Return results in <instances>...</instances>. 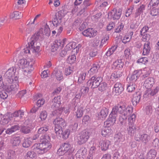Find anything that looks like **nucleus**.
Wrapping results in <instances>:
<instances>
[{
    "mask_svg": "<svg viewBox=\"0 0 159 159\" xmlns=\"http://www.w3.org/2000/svg\"><path fill=\"white\" fill-rule=\"evenodd\" d=\"M34 61L29 62L25 59L20 60L18 62L19 67L23 69V74L27 77L30 76L31 72L33 70V65Z\"/></svg>",
    "mask_w": 159,
    "mask_h": 159,
    "instance_id": "f257e3e1",
    "label": "nucleus"
},
{
    "mask_svg": "<svg viewBox=\"0 0 159 159\" xmlns=\"http://www.w3.org/2000/svg\"><path fill=\"white\" fill-rule=\"evenodd\" d=\"M133 111V107L127 106L126 107L124 105L118 104L112 109V114L115 115L116 117L117 116V112L121 115H127Z\"/></svg>",
    "mask_w": 159,
    "mask_h": 159,
    "instance_id": "f03ea898",
    "label": "nucleus"
},
{
    "mask_svg": "<svg viewBox=\"0 0 159 159\" xmlns=\"http://www.w3.org/2000/svg\"><path fill=\"white\" fill-rule=\"evenodd\" d=\"M53 124L55 125L54 131L56 135H60L62 132V129L66 125L64 119L59 117H57L54 120Z\"/></svg>",
    "mask_w": 159,
    "mask_h": 159,
    "instance_id": "7ed1b4c3",
    "label": "nucleus"
},
{
    "mask_svg": "<svg viewBox=\"0 0 159 159\" xmlns=\"http://www.w3.org/2000/svg\"><path fill=\"white\" fill-rule=\"evenodd\" d=\"M102 80V78L101 76L95 75L87 82V84L88 86H91L92 89H96L98 87Z\"/></svg>",
    "mask_w": 159,
    "mask_h": 159,
    "instance_id": "20e7f679",
    "label": "nucleus"
},
{
    "mask_svg": "<svg viewBox=\"0 0 159 159\" xmlns=\"http://www.w3.org/2000/svg\"><path fill=\"white\" fill-rule=\"evenodd\" d=\"M32 41L28 43V46L25 48H24V52L26 53H30V51L32 53H39L40 52V44H34V42Z\"/></svg>",
    "mask_w": 159,
    "mask_h": 159,
    "instance_id": "39448f33",
    "label": "nucleus"
},
{
    "mask_svg": "<svg viewBox=\"0 0 159 159\" xmlns=\"http://www.w3.org/2000/svg\"><path fill=\"white\" fill-rule=\"evenodd\" d=\"M89 134L90 133L86 129L82 131L80 134V136L77 137L78 144L82 145L85 143L89 138Z\"/></svg>",
    "mask_w": 159,
    "mask_h": 159,
    "instance_id": "423d86ee",
    "label": "nucleus"
},
{
    "mask_svg": "<svg viewBox=\"0 0 159 159\" xmlns=\"http://www.w3.org/2000/svg\"><path fill=\"white\" fill-rule=\"evenodd\" d=\"M70 148L71 146L69 143H64L61 144L60 148L57 150V153L61 156L64 155L67 152L70 153L72 152Z\"/></svg>",
    "mask_w": 159,
    "mask_h": 159,
    "instance_id": "0eeeda50",
    "label": "nucleus"
},
{
    "mask_svg": "<svg viewBox=\"0 0 159 159\" xmlns=\"http://www.w3.org/2000/svg\"><path fill=\"white\" fill-rule=\"evenodd\" d=\"M122 10L119 8L117 9L116 8H114L111 11L108 12V18L114 20H119L121 14Z\"/></svg>",
    "mask_w": 159,
    "mask_h": 159,
    "instance_id": "6e6552de",
    "label": "nucleus"
},
{
    "mask_svg": "<svg viewBox=\"0 0 159 159\" xmlns=\"http://www.w3.org/2000/svg\"><path fill=\"white\" fill-rule=\"evenodd\" d=\"M44 35L43 29L41 28L40 29L39 31L36 32L35 34L32 35L30 39V42H34V44H38L39 43H37V41L40 38L42 39L43 37V36Z\"/></svg>",
    "mask_w": 159,
    "mask_h": 159,
    "instance_id": "1a4fd4ad",
    "label": "nucleus"
},
{
    "mask_svg": "<svg viewBox=\"0 0 159 159\" xmlns=\"http://www.w3.org/2000/svg\"><path fill=\"white\" fill-rule=\"evenodd\" d=\"M74 111L75 113V115L77 118L81 117L83 114L84 108L82 106H80V103H75L73 106Z\"/></svg>",
    "mask_w": 159,
    "mask_h": 159,
    "instance_id": "9d476101",
    "label": "nucleus"
},
{
    "mask_svg": "<svg viewBox=\"0 0 159 159\" xmlns=\"http://www.w3.org/2000/svg\"><path fill=\"white\" fill-rule=\"evenodd\" d=\"M19 87L18 84L16 82H14L4 89L8 93L11 92L14 93L17 91Z\"/></svg>",
    "mask_w": 159,
    "mask_h": 159,
    "instance_id": "9b49d317",
    "label": "nucleus"
},
{
    "mask_svg": "<svg viewBox=\"0 0 159 159\" xmlns=\"http://www.w3.org/2000/svg\"><path fill=\"white\" fill-rule=\"evenodd\" d=\"M16 69L13 67L10 68L4 74L3 79H13V76H14Z\"/></svg>",
    "mask_w": 159,
    "mask_h": 159,
    "instance_id": "f8f14e48",
    "label": "nucleus"
},
{
    "mask_svg": "<svg viewBox=\"0 0 159 159\" xmlns=\"http://www.w3.org/2000/svg\"><path fill=\"white\" fill-rule=\"evenodd\" d=\"M149 136L147 134H136L135 136V139L137 141H141L145 144H146L148 141Z\"/></svg>",
    "mask_w": 159,
    "mask_h": 159,
    "instance_id": "ddd939ff",
    "label": "nucleus"
},
{
    "mask_svg": "<svg viewBox=\"0 0 159 159\" xmlns=\"http://www.w3.org/2000/svg\"><path fill=\"white\" fill-rule=\"evenodd\" d=\"M116 117L115 115L112 114V112H111L108 119L104 122V124L105 127H110L111 125H112L116 121Z\"/></svg>",
    "mask_w": 159,
    "mask_h": 159,
    "instance_id": "4468645a",
    "label": "nucleus"
},
{
    "mask_svg": "<svg viewBox=\"0 0 159 159\" xmlns=\"http://www.w3.org/2000/svg\"><path fill=\"white\" fill-rule=\"evenodd\" d=\"M97 31L92 28H89L84 30L82 34L85 36L89 38L93 37L97 35Z\"/></svg>",
    "mask_w": 159,
    "mask_h": 159,
    "instance_id": "2eb2a0df",
    "label": "nucleus"
},
{
    "mask_svg": "<svg viewBox=\"0 0 159 159\" xmlns=\"http://www.w3.org/2000/svg\"><path fill=\"white\" fill-rule=\"evenodd\" d=\"M61 13V11H59L56 14L54 20L52 21L54 26H57L61 22L62 16Z\"/></svg>",
    "mask_w": 159,
    "mask_h": 159,
    "instance_id": "dca6fc26",
    "label": "nucleus"
},
{
    "mask_svg": "<svg viewBox=\"0 0 159 159\" xmlns=\"http://www.w3.org/2000/svg\"><path fill=\"white\" fill-rule=\"evenodd\" d=\"M63 46V42L60 39L56 40L52 44L51 46V51L54 52L57 51L59 47H62Z\"/></svg>",
    "mask_w": 159,
    "mask_h": 159,
    "instance_id": "f3484780",
    "label": "nucleus"
},
{
    "mask_svg": "<svg viewBox=\"0 0 159 159\" xmlns=\"http://www.w3.org/2000/svg\"><path fill=\"white\" fill-rule=\"evenodd\" d=\"M1 116H2L1 118V124L3 125L7 124L11 120V118L12 117V115L10 113H7L4 115L1 114Z\"/></svg>",
    "mask_w": 159,
    "mask_h": 159,
    "instance_id": "a211bd4d",
    "label": "nucleus"
},
{
    "mask_svg": "<svg viewBox=\"0 0 159 159\" xmlns=\"http://www.w3.org/2000/svg\"><path fill=\"white\" fill-rule=\"evenodd\" d=\"M34 127V124L30 123L28 124L26 126H23L21 127L20 129V131L21 133L24 134L29 133L31 131V129H33Z\"/></svg>",
    "mask_w": 159,
    "mask_h": 159,
    "instance_id": "6ab92c4d",
    "label": "nucleus"
},
{
    "mask_svg": "<svg viewBox=\"0 0 159 159\" xmlns=\"http://www.w3.org/2000/svg\"><path fill=\"white\" fill-rule=\"evenodd\" d=\"M141 74L142 71L141 70L134 71L130 77L129 78L130 82H131L133 83H134L140 76Z\"/></svg>",
    "mask_w": 159,
    "mask_h": 159,
    "instance_id": "aec40b11",
    "label": "nucleus"
},
{
    "mask_svg": "<svg viewBox=\"0 0 159 159\" xmlns=\"http://www.w3.org/2000/svg\"><path fill=\"white\" fill-rule=\"evenodd\" d=\"M61 97L60 96H57V97H55L52 99L51 102V108L54 109V108H58L60 106L61 103Z\"/></svg>",
    "mask_w": 159,
    "mask_h": 159,
    "instance_id": "412c9836",
    "label": "nucleus"
},
{
    "mask_svg": "<svg viewBox=\"0 0 159 159\" xmlns=\"http://www.w3.org/2000/svg\"><path fill=\"white\" fill-rule=\"evenodd\" d=\"M141 97V95L139 92H138L134 93L132 100L133 104L134 106H136L139 102Z\"/></svg>",
    "mask_w": 159,
    "mask_h": 159,
    "instance_id": "4be33fe9",
    "label": "nucleus"
},
{
    "mask_svg": "<svg viewBox=\"0 0 159 159\" xmlns=\"http://www.w3.org/2000/svg\"><path fill=\"white\" fill-rule=\"evenodd\" d=\"M154 83V79L152 77H148L145 81L144 85L147 89H149Z\"/></svg>",
    "mask_w": 159,
    "mask_h": 159,
    "instance_id": "5701e85b",
    "label": "nucleus"
},
{
    "mask_svg": "<svg viewBox=\"0 0 159 159\" xmlns=\"http://www.w3.org/2000/svg\"><path fill=\"white\" fill-rule=\"evenodd\" d=\"M110 144V142L109 140H105L101 141L100 142V145L102 150V151L107 150Z\"/></svg>",
    "mask_w": 159,
    "mask_h": 159,
    "instance_id": "b1692460",
    "label": "nucleus"
},
{
    "mask_svg": "<svg viewBox=\"0 0 159 159\" xmlns=\"http://www.w3.org/2000/svg\"><path fill=\"white\" fill-rule=\"evenodd\" d=\"M20 142V138L19 136L14 137L11 140V143L13 148L19 146Z\"/></svg>",
    "mask_w": 159,
    "mask_h": 159,
    "instance_id": "393cba45",
    "label": "nucleus"
},
{
    "mask_svg": "<svg viewBox=\"0 0 159 159\" xmlns=\"http://www.w3.org/2000/svg\"><path fill=\"white\" fill-rule=\"evenodd\" d=\"M133 33V31H129L127 32L124 37L122 40V42L125 44L127 42H129L132 38Z\"/></svg>",
    "mask_w": 159,
    "mask_h": 159,
    "instance_id": "a878e982",
    "label": "nucleus"
},
{
    "mask_svg": "<svg viewBox=\"0 0 159 159\" xmlns=\"http://www.w3.org/2000/svg\"><path fill=\"white\" fill-rule=\"evenodd\" d=\"M122 72L120 70H117L111 74V78L117 80L122 75Z\"/></svg>",
    "mask_w": 159,
    "mask_h": 159,
    "instance_id": "bb28decb",
    "label": "nucleus"
},
{
    "mask_svg": "<svg viewBox=\"0 0 159 159\" xmlns=\"http://www.w3.org/2000/svg\"><path fill=\"white\" fill-rule=\"evenodd\" d=\"M129 128H127L129 134L131 136L134 135L137 131V128L135 125L132 124L129 125Z\"/></svg>",
    "mask_w": 159,
    "mask_h": 159,
    "instance_id": "cd10ccee",
    "label": "nucleus"
},
{
    "mask_svg": "<svg viewBox=\"0 0 159 159\" xmlns=\"http://www.w3.org/2000/svg\"><path fill=\"white\" fill-rule=\"evenodd\" d=\"M150 43H145L144 45L143 49V55H147L149 54L150 50Z\"/></svg>",
    "mask_w": 159,
    "mask_h": 159,
    "instance_id": "c85d7f7f",
    "label": "nucleus"
},
{
    "mask_svg": "<svg viewBox=\"0 0 159 159\" xmlns=\"http://www.w3.org/2000/svg\"><path fill=\"white\" fill-rule=\"evenodd\" d=\"M114 88L116 93L118 94L120 93L124 90L122 84L118 82L115 84Z\"/></svg>",
    "mask_w": 159,
    "mask_h": 159,
    "instance_id": "c756f323",
    "label": "nucleus"
},
{
    "mask_svg": "<svg viewBox=\"0 0 159 159\" xmlns=\"http://www.w3.org/2000/svg\"><path fill=\"white\" fill-rule=\"evenodd\" d=\"M19 128L20 127L18 125H14L11 126L10 128L7 129L5 131V133L7 134H11L12 133L18 130Z\"/></svg>",
    "mask_w": 159,
    "mask_h": 159,
    "instance_id": "7c9ffc66",
    "label": "nucleus"
},
{
    "mask_svg": "<svg viewBox=\"0 0 159 159\" xmlns=\"http://www.w3.org/2000/svg\"><path fill=\"white\" fill-rule=\"evenodd\" d=\"M145 10V6L144 5L142 4L139 6L135 13V17L137 18L139 16L141 13L143 12Z\"/></svg>",
    "mask_w": 159,
    "mask_h": 159,
    "instance_id": "2f4dec72",
    "label": "nucleus"
},
{
    "mask_svg": "<svg viewBox=\"0 0 159 159\" xmlns=\"http://www.w3.org/2000/svg\"><path fill=\"white\" fill-rule=\"evenodd\" d=\"M108 114V109L106 107L103 108L100 112L98 116L100 117L105 119Z\"/></svg>",
    "mask_w": 159,
    "mask_h": 159,
    "instance_id": "473e14b6",
    "label": "nucleus"
},
{
    "mask_svg": "<svg viewBox=\"0 0 159 159\" xmlns=\"http://www.w3.org/2000/svg\"><path fill=\"white\" fill-rule=\"evenodd\" d=\"M113 132L110 127H105L102 129L101 131L102 135L105 136L108 134H110Z\"/></svg>",
    "mask_w": 159,
    "mask_h": 159,
    "instance_id": "72a5a7b5",
    "label": "nucleus"
},
{
    "mask_svg": "<svg viewBox=\"0 0 159 159\" xmlns=\"http://www.w3.org/2000/svg\"><path fill=\"white\" fill-rule=\"evenodd\" d=\"M50 139L49 136L47 135H42L40 137V143H50Z\"/></svg>",
    "mask_w": 159,
    "mask_h": 159,
    "instance_id": "f704fd0d",
    "label": "nucleus"
},
{
    "mask_svg": "<svg viewBox=\"0 0 159 159\" xmlns=\"http://www.w3.org/2000/svg\"><path fill=\"white\" fill-rule=\"evenodd\" d=\"M113 66L117 69H121L123 67L124 63L122 62L121 60H117L113 63Z\"/></svg>",
    "mask_w": 159,
    "mask_h": 159,
    "instance_id": "c9c22d12",
    "label": "nucleus"
},
{
    "mask_svg": "<svg viewBox=\"0 0 159 159\" xmlns=\"http://www.w3.org/2000/svg\"><path fill=\"white\" fill-rule=\"evenodd\" d=\"M23 16L21 12L18 11H15L11 14L10 17L11 19H19Z\"/></svg>",
    "mask_w": 159,
    "mask_h": 159,
    "instance_id": "e433bc0d",
    "label": "nucleus"
},
{
    "mask_svg": "<svg viewBox=\"0 0 159 159\" xmlns=\"http://www.w3.org/2000/svg\"><path fill=\"white\" fill-rule=\"evenodd\" d=\"M157 154L156 151L153 149H151L148 153L147 157L149 159H154Z\"/></svg>",
    "mask_w": 159,
    "mask_h": 159,
    "instance_id": "4c0bfd02",
    "label": "nucleus"
},
{
    "mask_svg": "<svg viewBox=\"0 0 159 159\" xmlns=\"http://www.w3.org/2000/svg\"><path fill=\"white\" fill-rule=\"evenodd\" d=\"M53 109L54 110L52 112V115L54 116H57V117H59L58 116L61 115L63 111V110L61 108L55 107Z\"/></svg>",
    "mask_w": 159,
    "mask_h": 159,
    "instance_id": "58836bf2",
    "label": "nucleus"
},
{
    "mask_svg": "<svg viewBox=\"0 0 159 159\" xmlns=\"http://www.w3.org/2000/svg\"><path fill=\"white\" fill-rule=\"evenodd\" d=\"M41 145L42 146V150L43 151V153L47 152L49 150L51 147V144L50 143H41Z\"/></svg>",
    "mask_w": 159,
    "mask_h": 159,
    "instance_id": "ea45409f",
    "label": "nucleus"
},
{
    "mask_svg": "<svg viewBox=\"0 0 159 159\" xmlns=\"http://www.w3.org/2000/svg\"><path fill=\"white\" fill-rule=\"evenodd\" d=\"M7 159H16L15 152L11 149L8 150Z\"/></svg>",
    "mask_w": 159,
    "mask_h": 159,
    "instance_id": "a19ab883",
    "label": "nucleus"
},
{
    "mask_svg": "<svg viewBox=\"0 0 159 159\" xmlns=\"http://www.w3.org/2000/svg\"><path fill=\"white\" fill-rule=\"evenodd\" d=\"M99 66L98 64H94L92 66L90 70L89 71L88 73L90 74H94L97 72Z\"/></svg>",
    "mask_w": 159,
    "mask_h": 159,
    "instance_id": "79ce46f5",
    "label": "nucleus"
},
{
    "mask_svg": "<svg viewBox=\"0 0 159 159\" xmlns=\"http://www.w3.org/2000/svg\"><path fill=\"white\" fill-rule=\"evenodd\" d=\"M32 148L34 151L37 153H40L39 152L43 151L42 147L41 145V143H35L32 147Z\"/></svg>",
    "mask_w": 159,
    "mask_h": 159,
    "instance_id": "37998d69",
    "label": "nucleus"
},
{
    "mask_svg": "<svg viewBox=\"0 0 159 159\" xmlns=\"http://www.w3.org/2000/svg\"><path fill=\"white\" fill-rule=\"evenodd\" d=\"M117 48V46L116 45L112 46L111 48H110L106 52L105 55L107 57L110 56L115 52Z\"/></svg>",
    "mask_w": 159,
    "mask_h": 159,
    "instance_id": "c03bdc74",
    "label": "nucleus"
},
{
    "mask_svg": "<svg viewBox=\"0 0 159 159\" xmlns=\"http://www.w3.org/2000/svg\"><path fill=\"white\" fill-rule=\"evenodd\" d=\"M87 150L84 147H82L78 150L76 155L77 156L79 155L80 157H83V156H84L86 153Z\"/></svg>",
    "mask_w": 159,
    "mask_h": 159,
    "instance_id": "a18cd8bd",
    "label": "nucleus"
},
{
    "mask_svg": "<svg viewBox=\"0 0 159 159\" xmlns=\"http://www.w3.org/2000/svg\"><path fill=\"white\" fill-rule=\"evenodd\" d=\"M107 84L105 82H101L98 85V89L99 91L102 92L105 91L107 88Z\"/></svg>",
    "mask_w": 159,
    "mask_h": 159,
    "instance_id": "49530a36",
    "label": "nucleus"
},
{
    "mask_svg": "<svg viewBox=\"0 0 159 159\" xmlns=\"http://www.w3.org/2000/svg\"><path fill=\"white\" fill-rule=\"evenodd\" d=\"M73 48L76 49V51L77 50V47L76 46V43L75 42L70 43L66 46V49H68L69 51Z\"/></svg>",
    "mask_w": 159,
    "mask_h": 159,
    "instance_id": "de8ad7c7",
    "label": "nucleus"
},
{
    "mask_svg": "<svg viewBox=\"0 0 159 159\" xmlns=\"http://www.w3.org/2000/svg\"><path fill=\"white\" fill-rule=\"evenodd\" d=\"M32 142L30 139L27 138L24 140L22 143V146L23 147L27 148L30 146Z\"/></svg>",
    "mask_w": 159,
    "mask_h": 159,
    "instance_id": "09e8293b",
    "label": "nucleus"
},
{
    "mask_svg": "<svg viewBox=\"0 0 159 159\" xmlns=\"http://www.w3.org/2000/svg\"><path fill=\"white\" fill-rule=\"evenodd\" d=\"M70 134V132L69 129H67L64 131L63 129H62V132L61 133V134L60 135L57 136L60 137H61L64 139H66L68 137Z\"/></svg>",
    "mask_w": 159,
    "mask_h": 159,
    "instance_id": "8fccbe9b",
    "label": "nucleus"
},
{
    "mask_svg": "<svg viewBox=\"0 0 159 159\" xmlns=\"http://www.w3.org/2000/svg\"><path fill=\"white\" fill-rule=\"evenodd\" d=\"M114 139L116 142H120L122 141L123 135L120 133H118L115 135Z\"/></svg>",
    "mask_w": 159,
    "mask_h": 159,
    "instance_id": "3c124183",
    "label": "nucleus"
},
{
    "mask_svg": "<svg viewBox=\"0 0 159 159\" xmlns=\"http://www.w3.org/2000/svg\"><path fill=\"white\" fill-rule=\"evenodd\" d=\"M136 86L135 83L130 82L129 84H128L127 90L129 92H132L134 90Z\"/></svg>",
    "mask_w": 159,
    "mask_h": 159,
    "instance_id": "603ef678",
    "label": "nucleus"
},
{
    "mask_svg": "<svg viewBox=\"0 0 159 159\" xmlns=\"http://www.w3.org/2000/svg\"><path fill=\"white\" fill-rule=\"evenodd\" d=\"M48 126H45L39 128L38 130V132L39 134H45L48 130Z\"/></svg>",
    "mask_w": 159,
    "mask_h": 159,
    "instance_id": "864d4df0",
    "label": "nucleus"
},
{
    "mask_svg": "<svg viewBox=\"0 0 159 159\" xmlns=\"http://www.w3.org/2000/svg\"><path fill=\"white\" fill-rule=\"evenodd\" d=\"M13 117H18L19 116L20 119L24 115V112L21 111L20 110H19L15 112L12 114H11Z\"/></svg>",
    "mask_w": 159,
    "mask_h": 159,
    "instance_id": "5fc2aeb1",
    "label": "nucleus"
},
{
    "mask_svg": "<svg viewBox=\"0 0 159 159\" xmlns=\"http://www.w3.org/2000/svg\"><path fill=\"white\" fill-rule=\"evenodd\" d=\"M86 75V72L82 73L79 75L77 83L78 84H80L82 83V81L85 79Z\"/></svg>",
    "mask_w": 159,
    "mask_h": 159,
    "instance_id": "6e6d98bb",
    "label": "nucleus"
},
{
    "mask_svg": "<svg viewBox=\"0 0 159 159\" xmlns=\"http://www.w3.org/2000/svg\"><path fill=\"white\" fill-rule=\"evenodd\" d=\"M76 57L75 55L69 56L67 59V62L70 64H73L76 61Z\"/></svg>",
    "mask_w": 159,
    "mask_h": 159,
    "instance_id": "4d7b16f0",
    "label": "nucleus"
},
{
    "mask_svg": "<svg viewBox=\"0 0 159 159\" xmlns=\"http://www.w3.org/2000/svg\"><path fill=\"white\" fill-rule=\"evenodd\" d=\"M4 83V89L14 82V79H3Z\"/></svg>",
    "mask_w": 159,
    "mask_h": 159,
    "instance_id": "13d9d810",
    "label": "nucleus"
},
{
    "mask_svg": "<svg viewBox=\"0 0 159 159\" xmlns=\"http://www.w3.org/2000/svg\"><path fill=\"white\" fill-rule=\"evenodd\" d=\"M150 14L153 16L159 15V8H152L151 10Z\"/></svg>",
    "mask_w": 159,
    "mask_h": 159,
    "instance_id": "bf43d9fd",
    "label": "nucleus"
},
{
    "mask_svg": "<svg viewBox=\"0 0 159 159\" xmlns=\"http://www.w3.org/2000/svg\"><path fill=\"white\" fill-rule=\"evenodd\" d=\"M135 118L136 116L134 114H133L128 118L129 125L130 124L134 125V122L135 121Z\"/></svg>",
    "mask_w": 159,
    "mask_h": 159,
    "instance_id": "052dcab7",
    "label": "nucleus"
},
{
    "mask_svg": "<svg viewBox=\"0 0 159 159\" xmlns=\"http://www.w3.org/2000/svg\"><path fill=\"white\" fill-rule=\"evenodd\" d=\"M44 33L45 35L47 36H49L50 35V30L47 24L44 26Z\"/></svg>",
    "mask_w": 159,
    "mask_h": 159,
    "instance_id": "680f3d73",
    "label": "nucleus"
},
{
    "mask_svg": "<svg viewBox=\"0 0 159 159\" xmlns=\"http://www.w3.org/2000/svg\"><path fill=\"white\" fill-rule=\"evenodd\" d=\"M69 51L68 49H66V47L64 49L62 50L60 54L61 57H64L66 55H68L69 53Z\"/></svg>",
    "mask_w": 159,
    "mask_h": 159,
    "instance_id": "e2e57ef3",
    "label": "nucleus"
},
{
    "mask_svg": "<svg viewBox=\"0 0 159 159\" xmlns=\"http://www.w3.org/2000/svg\"><path fill=\"white\" fill-rule=\"evenodd\" d=\"M127 117V115H121L119 117V121L121 125H123L126 122Z\"/></svg>",
    "mask_w": 159,
    "mask_h": 159,
    "instance_id": "0e129e2a",
    "label": "nucleus"
},
{
    "mask_svg": "<svg viewBox=\"0 0 159 159\" xmlns=\"http://www.w3.org/2000/svg\"><path fill=\"white\" fill-rule=\"evenodd\" d=\"M47 116V112L45 111H42L40 113V118L42 121L45 120Z\"/></svg>",
    "mask_w": 159,
    "mask_h": 159,
    "instance_id": "69168bd1",
    "label": "nucleus"
},
{
    "mask_svg": "<svg viewBox=\"0 0 159 159\" xmlns=\"http://www.w3.org/2000/svg\"><path fill=\"white\" fill-rule=\"evenodd\" d=\"M27 157H29L32 158H34L36 156V152L34 151H29L27 153Z\"/></svg>",
    "mask_w": 159,
    "mask_h": 159,
    "instance_id": "338daca9",
    "label": "nucleus"
},
{
    "mask_svg": "<svg viewBox=\"0 0 159 159\" xmlns=\"http://www.w3.org/2000/svg\"><path fill=\"white\" fill-rule=\"evenodd\" d=\"M8 97V95L5 91H0V98L3 99H6Z\"/></svg>",
    "mask_w": 159,
    "mask_h": 159,
    "instance_id": "774afa93",
    "label": "nucleus"
}]
</instances>
